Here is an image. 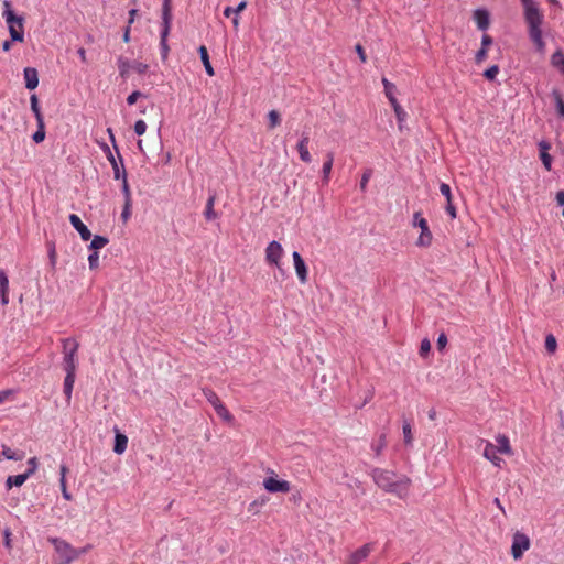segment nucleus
I'll use <instances>...</instances> for the list:
<instances>
[{
  "mask_svg": "<svg viewBox=\"0 0 564 564\" xmlns=\"http://www.w3.org/2000/svg\"><path fill=\"white\" fill-rule=\"evenodd\" d=\"M30 102H31V109L36 118L37 126L42 127L43 126V116H42L41 109L39 107V100H37L36 95L31 96Z\"/></svg>",
  "mask_w": 564,
  "mask_h": 564,
  "instance_id": "473e14b6",
  "label": "nucleus"
},
{
  "mask_svg": "<svg viewBox=\"0 0 564 564\" xmlns=\"http://www.w3.org/2000/svg\"><path fill=\"white\" fill-rule=\"evenodd\" d=\"M28 480V475L20 474L17 476H9L7 478L6 485L8 489H11L13 486L20 487Z\"/></svg>",
  "mask_w": 564,
  "mask_h": 564,
  "instance_id": "2f4dec72",
  "label": "nucleus"
},
{
  "mask_svg": "<svg viewBox=\"0 0 564 564\" xmlns=\"http://www.w3.org/2000/svg\"><path fill=\"white\" fill-rule=\"evenodd\" d=\"M44 138H45L44 124L42 127L39 126L37 131L33 134V140H34V142L40 143L44 140Z\"/></svg>",
  "mask_w": 564,
  "mask_h": 564,
  "instance_id": "5fc2aeb1",
  "label": "nucleus"
},
{
  "mask_svg": "<svg viewBox=\"0 0 564 564\" xmlns=\"http://www.w3.org/2000/svg\"><path fill=\"white\" fill-rule=\"evenodd\" d=\"M480 443L485 445L484 457L490 460L495 466L501 467L505 460L498 456L497 447L489 441L480 440Z\"/></svg>",
  "mask_w": 564,
  "mask_h": 564,
  "instance_id": "9d476101",
  "label": "nucleus"
},
{
  "mask_svg": "<svg viewBox=\"0 0 564 564\" xmlns=\"http://www.w3.org/2000/svg\"><path fill=\"white\" fill-rule=\"evenodd\" d=\"M284 256V249L280 242L273 240L265 248V261L270 265L281 267V259Z\"/></svg>",
  "mask_w": 564,
  "mask_h": 564,
  "instance_id": "0eeeda50",
  "label": "nucleus"
},
{
  "mask_svg": "<svg viewBox=\"0 0 564 564\" xmlns=\"http://www.w3.org/2000/svg\"><path fill=\"white\" fill-rule=\"evenodd\" d=\"M371 175H372V171L370 169H368L364 172L361 180H360V184H359L361 192L367 191V185H368V182H369Z\"/></svg>",
  "mask_w": 564,
  "mask_h": 564,
  "instance_id": "c03bdc74",
  "label": "nucleus"
},
{
  "mask_svg": "<svg viewBox=\"0 0 564 564\" xmlns=\"http://www.w3.org/2000/svg\"><path fill=\"white\" fill-rule=\"evenodd\" d=\"M145 131H147V123L143 120H138L134 123V132L138 135H143L145 133Z\"/></svg>",
  "mask_w": 564,
  "mask_h": 564,
  "instance_id": "3c124183",
  "label": "nucleus"
},
{
  "mask_svg": "<svg viewBox=\"0 0 564 564\" xmlns=\"http://www.w3.org/2000/svg\"><path fill=\"white\" fill-rule=\"evenodd\" d=\"M440 191L442 193L443 196H445L446 198V212L448 213V215L452 217V218H456L457 214H456V208L455 206L453 205V198H452V192H451V187L448 184L446 183H442L441 186H440Z\"/></svg>",
  "mask_w": 564,
  "mask_h": 564,
  "instance_id": "2eb2a0df",
  "label": "nucleus"
},
{
  "mask_svg": "<svg viewBox=\"0 0 564 564\" xmlns=\"http://www.w3.org/2000/svg\"><path fill=\"white\" fill-rule=\"evenodd\" d=\"M356 52L359 55L360 61L362 63H366L367 62V56H366L364 47L360 44L356 45Z\"/></svg>",
  "mask_w": 564,
  "mask_h": 564,
  "instance_id": "e2e57ef3",
  "label": "nucleus"
},
{
  "mask_svg": "<svg viewBox=\"0 0 564 564\" xmlns=\"http://www.w3.org/2000/svg\"><path fill=\"white\" fill-rule=\"evenodd\" d=\"M91 549H93V545H91V544H87V545H85V546H83V547H80V549H76L77 558H78L80 555H83V554H85V553L89 552Z\"/></svg>",
  "mask_w": 564,
  "mask_h": 564,
  "instance_id": "69168bd1",
  "label": "nucleus"
},
{
  "mask_svg": "<svg viewBox=\"0 0 564 564\" xmlns=\"http://www.w3.org/2000/svg\"><path fill=\"white\" fill-rule=\"evenodd\" d=\"M25 456L23 451H13L10 447L3 445L0 453V462L2 459L22 460Z\"/></svg>",
  "mask_w": 564,
  "mask_h": 564,
  "instance_id": "aec40b11",
  "label": "nucleus"
},
{
  "mask_svg": "<svg viewBox=\"0 0 564 564\" xmlns=\"http://www.w3.org/2000/svg\"><path fill=\"white\" fill-rule=\"evenodd\" d=\"M69 221L72 226L78 231L80 238L84 241H88L91 238V232L87 228V226L80 220V218L76 214L69 215Z\"/></svg>",
  "mask_w": 564,
  "mask_h": 564,
  "instance_id": "ddd939ff",
  "label": "nucleus"
},
{
  "mask_svg": "<svg viewBox=\"0 0 564 564\" xmlns=\"http://www.w3.org/2000/svg\"><path fill=\"white\" fill-rule=\"evenodd\" d=\"M142 96V94L139 90L133 91L130 94L127 98L128 105L132 106L137 102V100Z\"/></svg>",
  "mask_w": 564,
  "mask_h": 564,
  "instance_id": "13d9d810",
  "label": "nucleus"
},
{
  "mask_svg": "<svg viewBox=\"0 0 564 564\" xmlns=\"http://www.w3.org/2000/svg\"><path fill=\"white\" fill-rule=\"evenodd\" d=\"M24 80H25V87L30 90H33L39 85V76L37 70L32 67H26L24 69Z\"/></svg>",
  "mask_w": 564,
  "mask_h": 564,
  "instance_id": "f3484780",
  "label": "nucleus"
},
{
  "mask_svg": "<svg viewBox=\"0 0 564 564\" xmlns=\"http://www.w3.org/2000/svg\"><path fill=\"white\" fill-rule=\"evenodd\" d=\"M545 348L551 354L555 352L557 348L556 338L552 334L547 335L545 338Z\"/></svg>",
  "mask_w": 564,
  "mask_h": 564,
  "instance_id": "37998d69",
  "label": "nucleus"
},
{
  "mask_svg": "<svg viewBox=\"0 0 564 564\" xmlns=\"http://www.w3.org/2000/svg\"><path fill=\"white\" fill-rule=\"evenodd\" d=\"M263 487L271 494H286L291 490V484L286 480H280L274 476H270L263 480Z\"/></svg>",
  "mask_w": 564,
  "mask_h": 564,
  "instance_id": "6e6552de",
  "label": "nucleus"
},
{
  "mask_svg": "<svg viewBox=\"0 0 564 564\" xmlns=\"http://www.w3.org/2000/svg\"><path fill=\"white\" fill-rule=\"evenodd\" d=\"M292 258H293V262H294V269H295V272H296V275H297L300 282L306 283L308 271H307V267H306L303 258L301 257V254L297 251L293 252Z\"/></svg>",
  "mask_w": 564,
  "mask_h": 564,
  "instance_id": "9b49d317",
  "label": "nucleus"
},
{
  "mask_svg": "<svg viewBox=\"0 0 564 564\" xmlns=\"http://www.w3.org/2000/svg\"><path fill=\"white\" fill-rule=\"evenodd\" d=\"M310 137L307 133H302L300 141L297 142L296 149L300 155V159L304 163L312 162V155L308 151Z\"/></svg>",
  "mask_w": 564,
  "mask_h": 564,
  "instance_id": "f8f14e48",
  "label": "nucleus"
},
{
  "mask_svg": "<svg viewBox=\"0 0 564 564\" xmlns=\"http://www.w3.org/2000/svg\"><path fill=\"white\" fill-rule=\"evenodd\" d=\"M531 542L527 534L517 531L512 538L511 554L514 560H520L523 553L530 549Z\"/></svg>",
  "mask_w": 564,
  "mask_h": 564,
  "instance_id": "423d86ee",
  "label": "nucleus"
},
{
  "mask_svg": "<svg viewBox=\"0 0 564 564\" xmlns=\"http://www.w3.org/2000/svg\"><path fill=\"white\" fill-rule=\"evenodd\" d=\"M75 377L76 372H66V377L64 380V394L67 401L72 399V391L75 383Z\"/></svg>",
  "mask_w": 564,
  "mask_h": 564,
  "instance_id": "cd10ccee",
  "label": "nucleus"
},
{
  "mask_svg": "<svg viewBox=\"0 0 564 564\" xmlns=\"http://www.w3.org/2000/svg\"><path fill=\"white\" fill-rule=\"evenodd\" d=\"M474 20L479 30H487L489 26V13L486 10L478 9L474 12Z\"/></svg>",
  "mask_w": 564,
  "mask_h": 564,
  "instance_id": "a211bd4d",
  "label": "nucleus"
},
{
  "mask_svg": "<svg viewBox=\"0 0 564 564\" xmlns=\"http://www.w3.org/2000/svg\"><path fill=\"white\" fill-rule=\"evenodd\" d=\"M63 343V351H72L74 349V354H77V350L79 348V344L74 338H65L62 340Z\"/></svg>",
  "mask_w": 564,
  "mask_h": 564,
  "instance_id": "58836bf2",
  "label": "nucleus"
},
{
  "mask_svg": "<svg viewBox=\"0 0 564 564\" xmlns=\"http://www.w3.org/2000/svg\"><path fill=\"white\" fill-rule=\"evenodd\" d=\"M3 17L9 26V32L13 41H23V19L14 14L10 9L3 12Z\"/></svg>",
  "mask_w": 564,
  "mask_h": 564,
  "instance_id": "39448f33",
  "label": "nucleus"
},
{
  "mask_svg": "<svg viewBox=\"0 0 564 564\" xmlns=\"http://www.w3.org/2000/svg\"><path fill=\"white\" fill-rule=\"evenodd\" d=\"M431 350V343L429 339H423L420 346V355L425 356Z\"/></svg>",
  "mask_w": 564,
  "mask_h": 564,
  "instance_id": "6e6d98bb",
  "label": "nucleus"
},
{
  "mask_svg": "<svg viewBox=\"0 0 564 564\" xmlns=\"http://www.w3.org/2000/svg\"><path fill=\"white\" fill-rule=\"evenodd\" d=\"M214 410L221 420L229 424L234 423V415L229 412V410L225 406L223 402L220 404H217V406Z\"/></svg>",
  "mask_w": 564,
  "mask_h": 564,
  "instance_id": "c756f323",
  "label": "nucleus"
},
{
  "mask_svg": "<svg viewBox=\"0 0 564 564\" xmlns=\"http://www.w3.org/2000/svg\"><path fill=\"white\" fill-rule=\"evenodd\" d=\"M127 446L128 437L124 434L117 432L115 437L113 452L119 455L123 454L127 449Z\"/></svg>",
  "mask_w": 564,
  "mask_h": 564,
  "instance_id": "393cba45",
  "label": "nucleus"
},
{
  "mask_svg": "<svg viewBox=\"0 0 564 564\" xmlns=\"http://www.w3.org/2000/svg\"><path fill=\"white\" fill-rule=\"evenodd\" d=\"M109 242L108 238L104 236L96 235L89 245V249L94 251H98L99 249H102L107 243Z\"/></svg>",
  "mask_w": 564,
  "mask_h": 564,
  "instance_id": "72a5a7b5",
  "label": "nucleus"
},
{
  "mask_svg": "<svg viewBox=\"0 0 564 564\" xmlns=\"http://www.w3.org/2000/svg\"><path fill=\"white\" fill-rule=\"evenodd\" d=\"M247 8V2L241 1L236 8L226 7L224 10V15L229 18L231 14L239 15Z\"/></svg>",
  "mask_w": 564,
  "mask_h": 564,
  "instance_id": "c9c22d12",
  "label": "nucleus"
},
{
  "mask_svg": "<svg viewBox=\"0 0 564 564\" xmlns=\"http://www.w3.org/2000/svg\"><path fill=\"white\" fill-rule=\"evenodd\" d=\"M130 204L131 200H126L124 208L122 210L121 217L127 220L130 217Z\"/></svg>",
  "mask_w": 564,
  "mask_h": 564,
  "instance_id": "0e129e2a",
  "label": "nucleus"
},
{
  "mask_svg": "<svg viewBox=\"0 0 564 564\" xmlns=\"http://www.w3.org/2000/svg\"><path fill=\"white\" fill-rule=\"evenodd\" d=\"M556 202L558 205L563 206L564 205V192L563 191H560L557 194H556Z\"/></svg>",
  "mask_w": 564,
  "mask_h": 564,
  "instance_id": "774afa93",
  "label": "nucleus"
},
{
  "mask_svg": "<svg viewBox=\"0 0 564 564\" xmlns=\"http://www.w3.org/2000/svg\"><path fill=\"white\" fill-rule=\"evenodd\" d=\"M198 53L200 55V59L203 62V65L205 67L206 73L209 76H214L215 72H214V68H213V66L210 64L209 55H208V51H207L206 46H204V45L199 46Z\"/></svg>",
  "mask_w": 564,
  "mask_h": 564,
  "instance_id": "bb28decb",
  "label": "nucleus"
},
{
  "mask_svg": "<svg viewBox=\"0 0 564 564\" xmlns=\"http://www.w3.org/2000/svg\"><path fill=\"white\" fill-rule=\"evenodd\" d=\"M88 263L90 269H97L99 267V254L98 251H94L88 257Z\"/></svg>",
  "mask_w": 564,
  "mask_h": 564,
  "instance_id": "09e8293b",
  "label": "nucleus"
},
{
  "mask_svg": "<svg viewBox=\"0 0 564 564\" xmlns=\"http://www.w3.org/2000/svg\"><path fill=\"white\" fill-rule=\"evenodd\" d=\"M387 445V440H386V435L384 434H381L378 438V441H376L373 444H372V449L375 451L376 455L379 456L382 452V449L386 447Z\"/></svg>",
  "mask_w": 564,
  "mask_h": 564,
  "instance_id": "79ce46f5",
  "label": "nucleus"
},
{
  "mask_svg": "<svg viewBox=\"0 0 564 564\" xmlns=\"http://www.w3.org/2000/svg\"><path fill=\"white\" fill-rule=\"evenodd\" d=\"M148 68H149L148 64H144L142 62L135 61L132 63V69L139 74L145 73L148 70Z\"/></svg>",
  "mask_w": 564,
  "mask_h": 564,
  "instance_id": "603ef678",
  "label": "nucleus"
},
{
  "mask_svg": "<svg viewBox=\"0 0 564 564\" xmlns=\"http://www.w3.org/2000/svg\"><path fill=\"white\" fill-rule=\"evenodd\" d=\"M373 546L371 543H366L361 547L357 549L346 560V564H359L365 561L372 552Z\"/></svg>",
  "mask_w": 564,
  "mask_h": 564,
  "instance_id": "1a4fd4ad",
  "label": "nucleus"
},
{
  "mask_svg": "<svg viewBox=\"0 0 564 564\" xmlns=\"http://www.w3.org/2000/svg\"><path fill=\"white\" fill-rule=\"evenodd\" d=\"M77 54L83 63H87L86 51L84 47L77 50Z\"/></svg>",
  "mask_w": 564,
  "mask_h": 564,
  "instance_id": "338daca9",
  "label": "nucleus"
},
{
  "mask_svg": "<svg viewBox=\"0 0 564 564\" xmlns=\"http://www.w3.org/2000/svg\"><path fill=\"white\" fill-rule=\"evenodd\" d=\"M382 84L384 86V94L387 98L394 95L393 91L395 89V86L392 83H390L387 78H382Z\"/></svg>",
  "mask_w": 564,
  "mask_h": 564,
  "instance_id": "8fccbe9b",
  "label": "nucleus"
},
{
  "mask_svg": "<svg viewBox=\"0 0 564 564\" xmlns=\"http://www.w3.org/2000/svg\"><path fill=\"white\" fill-rule=\"evenodd\" d=\"M437 347L438 349H444L447 345V337L444 333H442L437 338Z\"/></svg>",
  "mask_w": 564,
  "mask_h": 564,
  "instance_id": "680f3d73",
  "label": "nucleus"
},
{
  "mask_svg": "<svg viewBox=\"0 0 564 564\" xmlns=\"http://www.w3.org/2000/svg\"><path fill=\"white\" fill-rule=\"evenodd\" d=\"M539 151H540V159L545 167L546 171H551L552 169V156L550 155L549 151L551 149V144L542 140L539 142Z\"/></svg>",
  "mask_w": 564,
  "mask_h": 564,
  "instance_id": "4468645a",
  "label": "nucleus"
},
{
  "mask_svg": "<svg viewBox=\"0 0 564 564\" xmlns=\"http://www.w3.org/2000/svg\"><path fill=\"white\" fill-rule=\"evenodd\" d=\"M107 150H108L107 159L110 162L111 167L113 170V177L116 180H120L122 177V169H124L123 164H122V158L119 155V161H120V165H119V162L116 160V158L113 156V154L111 153L109 148H107Z\"/></svg>",
  "mask_w": 564,
  "mask_h": 564,
  "instance_id": "412c9836",
  "label": "nucleus"
},
{
  "mask_svg": "<svg viewBox=\"0 0 564 564\" xmlns=\"http://www.w3.org/2000/svg\"><path fill=\"white\" fill-rule=\"evenodd\" d=\"M492 44V37L488 34H484L481 39V47L488 50V47Z\"/></svg>",
  "mask_w": 564,
  "mask_h": 564,
  "instance_id": "052dcab7",
  "label": "nucleus"
},
{
  "mask_svg": "<svg viewBox=\"0 0 564 564\" xmlns=\"http://www.w3.org/2000/svg\"><path fill=\"white\" fill-rule=\"evenodd\" d=\"M333 162H334V153L328 152L326 154V160H325V162L323 164V169H322L324 184H328V182H329L330 173H332V169H333Z\"/></svg>",
  "mask_w": 564,
  "mask_h": 564,
  "instance_id": "b1692460",
  "label": "nucleus"
},
{
  "mask_svg": "<svg viewBox=\"0 0 564 564\" xmlns=\"http://www.w3.org/2000/svg\"><path fill=\"white\" fill-rule=\"evenodd\" d=\"M117 65L120 76L122 78H127L129 76L130 69H132V63H130L128 58L119 56L117 59Z\"/></svg>",
  "mask_w": 564,
  "mask_h": 564,
  "instance_id": "c85d7f7f",
  "label": "nucleus"
},
{
  "mask_svg": "<svg viewBox=\"0 0 564 564\" xmlns=\"http://www.w3.org/2000/svg\"><path fill=\"white\" fill-rule=\"evenodd\" d=\"M215 202H216L215 195H210L206 202L204 216L207 220H214L218 217V214L215 212V208H214Z\"/></svg>",
  "mask_w": 564,
  "mask_h": 564,
  "instance_id": "a878e982",
  "label": "nucleus"
},
{
  "mask_svg": "<svg viewBox=\"0 0 564 564\" xmlns=\"http://www.w3.org/2000/svg\"><path fill=\"white\" fill-rule=\"evenodd\" d=\"M0 301L3 306L9 303V279L3 269H0Z\"/></svg>",
  "mask_w": 564,
  "mask_h": 564,
  "instance_id": "dca6fc26",
  "label": "nucleus"
},
{
  "mask_svg": "<svg viewBox=\"0 0 564 564\" xmlns=\"http://www.w3.org/2000/svg\"><path fill=\"white\" fill-rule=\"evenodd\" d=\"M496 441L498 443V446H496V447H497L499 453L506 454V455H511L512 454V448H511V445H510V441H509L507 435L499 434V435L496 436Z\"/></svg>",
  "mask_w": 564,
  "mask_h": 564,
  "instance_id": "4be33fe9",
  "label": "nucleus"
},
{
  "mask_svg": "<svg viewBox=\"0 0 564 564\" xmlns=\"http://www.w3.org/2000/svg\"><path fill=\"white\" fill-rule=\"evenodd\" d=\"M13 394H14V391L11 389L0 391V404L8 401Z\"/></svg>",
  "mask_w": 564,
  "mask_h": 564,
  "instance_id": "4d7b16f0",
  "label": "nucleus"
},
{
  "mask_svg": "<svg viewBox=\"0 0 564 564\" xmlns=\"http://www.w3.org/2000/svg\"><path fill=\"white\" fill-rule=\"evenodd\" d=\"M487 52L488 50L486 48H480L477 53H476V56H475V62L477 64H481L484 63L486 59H487Z\"/></svg>",
  "mask_w": 564,
  "mask_h": 564,
  "instance_id": "864d4df0",
  "label": "nucleus"
},
{
  "mask_svg": "<svg viewBox=\"0 0 564 564\" xmlns=\"http://www.w3.org/2000/svg\"><path fill=\"white\" fill-rule=\"evenodd\" d=\"M552 96H553L554 101H555L557 113L561 117H564V100H563L562 94L557 89H553Z\"/></svg>",
  "mask_w": 564,
  "mask_h": 564,
  "instance_id": "f704fd0d",
  "label": "nucleus"
},
{
  "mask_svg": "<svg viewBox=\"0 0 564 564\" xmlns=\"http://www.w3.org/2000/svg\"><path fill=\"white\" fill-rule=\"evenodd\" d=\"M64 357V369L66 372H76L77 369V360L76 354H74V349L72 351H63Z\"/></svg>",
  "mask_w": 564,
  "mask_h": 564,
  "instance_id": "6ab92c4d",
  "label": "nucleus"
},
{
  "mask_svg": "<svg viewBox=\"0 0 564 564\" xmlns=\"http://www.w3.org/2000/svg\"><path fill=\"white\" fill-rule=\"evenodd\" d=\"M167 36H169L167 31L162 30L160 45H161V55H162L163 59H166V57L169 55V51H170V47L167 45Z\"/></svg>",
  "mask_w": 564,
  "mask_h": 564,
  "instance_id": "e433bc0d",
  "label": "nucleus"
},
{
  "mask_svg": "<svg viewBox=\"0 0 564 564\" xmlns=\"http://www.w3.org/2000/svg\"><path fill=\"white\" fill-rule=\"evenodd\" d=\"M402 432H403L404 443L406 445H410L413 441V435H412V426L409 422H406V421L403 422Z\"/></svg>",
  "mask_w": 564,
  "mask_h": 564,
  "instance_id": "a19ab883",
  "label": "nucleus"
},
{
  "mask_svg": "<svg viewBox=\"0 0 564 564\" xmlns=\"http://www.w3.org/2000/svg\"><path fill=\"white\" fill-rule=\"evenodd\" d=\"M51 542L58 556V564H69L77 558L76 547L70 543L58 538L51 539Z\"/></svg>",
  "mask_w": 564,
  "mask_h": 564,
  "instance_id": "7ed1b4c3",
  "label": "nucleus"
},
{
  "mask_svg": "<svg viewBox=\"0 0 564 564\" xmlns=\"http://www.w3.org/2000/svg\"><path fill=\"white\" fill-rule=\"evenodd\" d=\"M171 9H172L171 2H163V8H162L163 29L162 30H166L167 33H170V24H171V19H172Z\"/></svg>",
  "mask_w": 564,
  "mask_h": 564,
  "instance_id": "7c9ffc66",
  "label": "nucleus"
},
{
  "mask_svg": "<svg viewBox=\"0 0 564 564\" xmlns=\"http://www.w3.org/2000/svg\"><path fill=\"white\" fill-rule=\"evenodd\" d=\"M498 73L499 67L497 65H492L491 67L485 70L484 76L489 80H494L497 77Z\"/></svg>",
  "mask_w": 564,
  "mask_h": 564,
  "instance_id": "49530a36",
  "label": "nucleus"
},
{
  "mask_svg": "<svg viewBox=\"0 0 564 564\" xmlns=\"http://www.w3.org/2000/svg\"><path fill=\"white\" fill-rule=\"evenodd\" d=\"M412 225L414 227H419V230H421V234L417 238L416 245L419 247L431 246L433 236L429 228L427 221L424 217H422L421 212L414 213Z\"/></svg>",
  "mask_w": 564,
  "mask_h": 564,
  "instance_id": "20e7f679",
  "label": "nucleus"
},
{
  "mask_svg": "<svg viewBox=\"0 0 564 564\" xmlns=\"http://www.w3.org/2000/svg\"><path fill=\"white\" fill-rule=\"evenodd\" d=\"M122 191L124 193V196H126V200H131V193H130V188H129V184H128V181H127V173H126V170L122 169Z\"/></svg>",
  "mask_w": 564,
  "mask_h": 564,
  "instance_id": "a18cd8bd",
  "label": "nucleus"
},
{
  "mask_svg": "<svg viewBox=\"0 0 564 564\" xmlns=\"http://www.w3.org/2000/svg\"><path fill=\"white\" fill-rule=\"evenodd\" d=\"M371 477L376 485L383 491L392 494L400 499H405L409 495L411 479L403 475H397L392 470L373 468Z\"/></svg>",
  "mask_w": 564,
  "mask_h": 564,
  "instance_id": "f257e3e1",
  "label": "nucleus"
},
{
  "mask_svg": "<svg viewBox=\"0 0 564 564\" xmlns=\"http://www.w3.org/2000/svg\"><path fill=\"white\" fill-rule=\"evenodd\" d=\"M269 129H274L281 123V116L276 110H270L268 113Z\"/></svg>",
  "mask_w": 564,
  "mask_h": 564,
  "instance_id": "ea45409f",
  "label": "nucleus"
},
{
  "mask_svg": "<svg viewBox=\"0 0 564 564\" xmlns=\"http://www.w3.org/2000/svg\"><path fill=\"white\" fill-rule=\"evenodd\" d=\"M203 393H204L205 398L207 399V401L213 405L214 409L217 406V404L221 403L219 397L216 394L215 391H213L210 389H205V390H203Z\"/></svg>",
  "mask_w": 564,
  "mask_h": 564,
  "instance_id": "4c0bfd02",
  "label": "nucleus"
},
{
  "mask_svg": "<svg viewBox=\"0 0 564 564\" xmlns=\"http://www.w3.org/2000/svg\"><path fill=\"white\" fill-rule=\"evenodd\" d=\"M394 113L399 123H402L406 118V112L402 109V107H395Z\"/></svg>",
  "mask_w": 564,
  "mask_h": 564,
  "instance_id": "bf43d9fd",
  "label": "nucleus"
},
{
  "mask_svg": "<svg viewBox=\"0 0 564 564\" xmlns=\"http://www.w3.org/2000/svg\"><path fill=\"white\" fill-rule=\"evenodd\" d=\"M28 465H29V468L28 470L24 473L25 475H28V478L33 475L36 469H37V458L36 457H32L28 460Z\"/></svg>",
  "mask_w": 564,
  "mask_h": 564,
  "instance_id": "de8ad7c7",
  "label": "nucleus"
},
{
  "mask_svg": "<svg viewBox=\"0 0 564 564\" xmlns=\"http://www.w3.org/2000/svg\"><path fill=\"white\" fill-rule=\"evenodd\" d=\"M552 67L556 68L562 75H564V53L561 48L556 50L550 59Z\"/></svg>",
  "mask_w": 564,
  "mask_h": 564,
  "instance_id": "5701e85b",
  "label": "nucleus"
},
{
  "mask_svg": "<svg viewBox=\"0 0 564 564\" xmlns=\"http://www.w3.org/2000/svg\"><path fill=\"white\" fill-rule=\"evenodd\" d=\"M521 3L524 11V20L529 29V36L536 51L543 54L545 52V42L541 29L543 14L540 11L539 3L535 0H521Z\"/></svg>",
  "mask_w": 564,
  "mask_h": 564,
  "instance_id": "f03ea898",
  "label": "nucleus"
}]
</instances>
